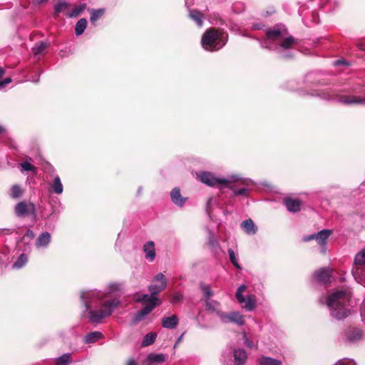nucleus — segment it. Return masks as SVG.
<instances>
[{
    "mask_svg": "<svg viewBox=\"0 0 365 365\" xmlns=\"http://www.w3.org/2000/svg\"><path fill=\"white\" fill-rule=\"evenodd\" d=\"M121 291V284L110 282L107 284L104 292L98 290H86L81 293V299L84 309L82 315L87 317L91 323L99 324L103 319L110 316L118 307L120 301L118 298L103 301L104 298L111 294Z\"/></svg>",
    "mask_w": 365,
    "mask_h": 365,
    "instance_id": "nucleus-1",
    "label": "nucleus"
},
{
    "mask_svg": "<svg viewBox=\"0 0 365 365\" xmlns=\"http://www.w3.org/2000/svg\"><path fill=\"white\" fill-rule=\"evenodd\" d=\"M288 31L284 25H277L266 31V37L259 41L262 48L282 53V50L290 48L296 40L287 36Z\"/></svg>",
    "mask_w": 365,
    "mask_h": 365,
    "instance_id": "nucleus-2",
    "label": "nucleus"
},
{
    "mask_svg": "<svg viewBox=\"0 0 365 365\" xmlns=\"http://www.w3.org/2000/svg\"><path fill=\"white\" fill-rule=\"evenodd\" d=\"M351 297V290L348 287L336 289L328 296L326 304L333 318L341 320L350 314L349 305Z\"/></svg>",
    "mask_w": 365,
    "mask_h": 365,
    "instance_id": "nucleus-3",
    "label": "nucleus"
},
{
    "mask_svg": "<svg viewBox=\"0 0 365 365\" xmlns=\"http://www.w3.org/2000/svg\"><path fill=\"white\" fill-rule=\"evenodd\" d=\"M227 36V34L222 29H209L202 36V46L207 51H218L226 44Z\"/></svg>",
    "mask_w": 365,
    "mask_h": 365,
    "instance_id": "nucleus-4",
    "label": "nucleus"
},
{
    "mask_svg": "<svg viewBox=\"0 0 365 365\" xmlns=\"http://www.w3.org/2000/svg\"><path fill=\"white\" fill-rule=\"evenodd\" d=\"M226 182L224 188H229L232 191V197H248L254 182L250 178H245L240 175H231L225 178Z\"/></svg>",
    "mask_w": 365,
    "mask_h": 365,
    "instance_id": "nucleus-5",
    "label": "nucleus"
},
{
    "mask_svg": "<svg viewBox=\"0 0 365 365\" xmlns=\"http://www.w3.org/2000/svg\"><path fill=\"white\" fill-rule=\"evenodd\" d=\"M351 272L355 279L365 286V248L355 256Z\"/></svg>",
    "mask_w": 365,
    "mask_h": 365,
    "instance_id": "nucleus-6",
    "label": "nucleus"
},
{
    "mask_svg": "<svg viewBox=\"0 0 365 365\" xmlns=\"http://www.w3.org/2000/svg\"><path fill=\"white\" fill-rule=\"evenodd\" d=\"M317 96H320L324 100H337L341 103L345 105L352 104H365V98H359L357 96H336L329 91H324L321 93H317Z\"/></svg>",
    "mask_w": 365,
    "mask_h": 365,
    "instance_id": "nucleus-7",
    "label": "nucleus"
},
{
    "mask_svg": "<svg viewBox=\"0 0 365 365\" xmlns=\"http://www.w3.org/2000/svg\"><path fill=\"white\" fill-rule=\"evenodd\" d=\"M14 213L19 217L31 216L34 219H36L37 215L35 205L26 200L21 201L15 205Z\"/></svg>",
    "mask_w": 365,
    "mask_h": 365,
    "instance_id": "nucleus-8",
    "label": "nucleus"
},
{
    "mask_svg": "<svg viewBox=\"0 0 365 365\" xmlns=\"http://www.w3.org/2000/svg\"><path fill=\"white\" fill-rule=\"evenodd\" d=\"M197 178L204 184L210 187H217L220 189L224 188L226 182L225 178H219L210 172H200L197 173Z\"/></svg>",
    "mask_w": 365,
    "mask_h": 365,
    "instance_id": "nucleus-9",
    "label": "nucleus"
},
{
    "mask_svg": "<svg viewBox=\"0 0 365 365\" xmlns=\"http://www.w3.org/2000/svg\"><path fill=\"white\" fill-rule=\"evenodd\" d=\"M220 320L224 324L233 323L237 326H243L245 324V316L236 311L230 312H224Z\"/></svg>",
    "mask_w": 365,
    "mask_h": 365,
    "instance_id": "nucleus-10",
    "label": "nucleus"
},
{
    "mask_svg": "<svg viewBox=\"0 0 365 365\" xmlns=\"http://www.w3.org/2000/svg\"><path fill=\"white\" fill-rule=\"evenodd\" d=\"M167 286V282L165 275L163 273H158L154 277L153 284L148 287L149 292L157 297V295L164 290Z\"/></svg>",
    "mask_w": 365,
    "mask_h": 365,
    "instance_id": "nucleus-11",
    "label": "nucleus"
},
{
    "mask_svg": "<svg viewBox=\"0 0 365 365\" xmlns=\"http://www.w3.org/2000/svg\"><path fill=\"white\" fill-rule=\"evenodd\" d=\"M332 234V230L324 229L317 232V242L321 247V252L325 253L327 252V240Z\"/></svg>",
    "mask_w": 365,
    "mask_h": 365,
    "instance_id": "nucleus-12",
    "label": "nucleus"
},
{
    "mask_svg": "<svg viewBox=\"0 0 365 365\" xmlns=\"http://www.w3.org/2000/svg\"><path fill=\"white\" fill-rule=\"evenodd\" d=\"M204 304L206 310L215 314L219 317V319H220L224 312L221 309V304L220 302L215 299H207Z\"/></svg>",
    "mask_w": 365,
    "mask_h": 365,
    "instance_id": "nucleus-13",
    "label": "nucleus"
},
{
    "mask_svg": "<svg viewBox=\"0 0 365 365\" xmlns=\"http://www.w3.org/2000/svg\"><path fill=\"white\" fill-rule=\"evenodd\" d=\"M135 300L145 303V305H153L154 308L161 304V301L154 295L147 294H138Z\"/></svg>",
    "mask_w": 365,
    "mask_h": 365,
    "instance_id": "nucleus-14",
    "label": "nucleus"
},
{
    "mask_svg": "<svg viewBox=\"0 0 365 365\" xmlns=\"http://www.w3.org/2000/svg\"><path fill=\"white\" fill-rule=\"evenodd\" d=\"M51 241V234L48 232H43L36 238L35 246L38 250H45L48 247Z\"/></svg>",
    "mask_w": 365,
    "mask_h": 365,
    "instance_id": "nucleus-15",
    "label": "nucleus"
},
{
    "mask_svg": "<svg viewBox=\"0 0 365 365\" xmlns=\"http://www.w3.org/2000/svg\"><path fill=\"white\" fill-rule=\"evenodd\" d=\"M143 250L145 253V258L150 262H153L156 257L154 242L148 241L145 243Z\"/></svg>",
    "mask_w": 365,
    "mask_h": 365,
    "instance_id": "nucleus-16",
    "label": "nucleus"
},
{
    "mask_svg": "<svg viewBox=\"0 0 365 365\" xmlns=\"http://www.w3.org/2000/svg\"><path fill=\"white\" fill-rule=\"evenodd\" d=\"M153 309V305H145L141 310L134 314L131 321L132 324H136L143 320L145 316L149 314Z\"/></svg>",
    "mask_w": 365,
    "mask_h": 365,
    "instance_id": "nucleus-17",
    "label": "nucleus"
},
{
    "mask_svg": "<svg viewBox=\"0 0 365 365\" xmlns=\"http://www.w3.org/2000/svg\"><path fill=\"white\" fill-rule=\"evenodd\" d=\"M48 192L50 193H55L61 195L63 191V186L61 182V178L58 175H56L52 182H49Z\"/></svg>",
    "mask_w": 365,
    "mask_h": 365,
    "instance_id": "nucleus-18",
    "label": "nucleus"
},
{
    "mask_svg": "<svg viewBox=\"0 0 365 365\" xmlns=\"http://www.w3.org/2000/svg\"><path fill=\"white\" fill-rule=\"evenodd\" d=\"M233 356L235 365H245L247 359V354L244 349H235Z\"/></svg>",
    "mask_w": 365,
    "mask_h": 365,
    "instance_id": "nucleus-19",
    "label": "nucleus"
},
{
    "mask_svg": "<svg viewBox=\"0 0 365 365\" xmlns=\"http://www.w3.org/2000/svg\"><path fill=\"white\" fill-rule=\"evenodd\" d=\"M170 198L172 202L178 207H182L186 200V197H183L180 193V190L178 187H175L170 192Z\"/></svg>",
    "mask_w": 365,
    "mask_h": 365,
    "instance_id": "nucleus-20",
    "label": "nucleus"
},
{
    "mask_svg": "<svg viewBox=\"0 0 365 365\" xmlns=\"http://www.w3.org/2000/svg\"><path fill=\"white\" fill-rule=\"evenodd\" d=\"M243 230L249 235H254L257 232V227L252 219H247L242 222L240 225Z\"/></svg>",
    "mask_w": 365,
    "mask_h": 365,
    "instance_id": "nucleus-21",
    "label": "nucleus"
},
{
    "mask_svg": "<svg viewBox=\"0 0 365 365\" xmlns=\"http://www.w3.org/2000/svg\"><path fill=\"white\" fill-rule=\"evenodd\" d=\"M179 322L178 317L173 314L170 317H165L162 319V326L164 328L173 329H175Z\"/></svg>",
    "mask_w": 365,
    "mask_h": 365,
    "instance_id": "nucleus-22",
    "label": "nucleus"
},
{
    "mask_svg": "<svg viewBox=\"0 0 365 365\" xmlns=\"http://www.w3.org/2000/svg\"><path fill=\"white\" fill-rule=\"evenodd\" d=\"M284 204L289 212H296L300 210L302 202L298 199L285 198Z\"/></svg>",
    "mask_w": 365,
    "mask_h": 365,
    "instance_id": "nucleus-23",
    "label": "nucleus"
},
{
    "mask_svg": "<svg viewBox=\"0 0 365 365\" xmlns=\"http://www.w3.org/2000/svg\"><path fill=\"white\" fill-rule=\"evenodd\" d=\"M166 360V356L163 354H153L151 353L148 355L145 363L147 365H151L153 364L163 363Z\"/></svg>",
    "mask_w": 365,
    "mask_h": 365,
    "instance_id": "nucleus-24",
    "label": "nucleus"
},
{
    "mask_svg": "<svg viewBox=\"0 0 365 365\" xmlns=\"http://www.w3.org/2000/svg\"><path fill=\"white\" fill-rule=\"evenodd\" d=\"M103 338V334L101 331H92L86 334L83 341L86 344H93Z\"/></svg>",
    "mask_w": 365,
    "mask_h": 365,
    "instance_id": "nucleus-25",
    "label": "nucleus"
},
{
    "mask_svg": "<svg viewBox=\"0 0 365 365\" xmlns=\"http://www.w3.org/2000/svg\"><path fill=\"white\" fill-rule=\"evenodd\" d=\"M259 365H282V361L270 356H262L257 359Z\"/></svg>",
    "mask_w": 365,
    "mask_h": 365,
    "instance_id": "nucleus-26",
    "label": "nucleus"
},
{
    "mask_svg": "<svg viewBox=\"0 0 365 365\" xmlns=\"http://www.w3.org/2000/svg\"><path fill=\"white\" fill-rule=\"evenodd\" d=\"M330 277V271L327 268H322L314 273V277L320 282H326Z\"/></svg>",
    "mask_w": 365,
    "mask_h": 365,
    "instance_id": "nucleus-27",
    "label": "nucleus"
},
{
    "mask_svg": "<svg viewBox=\"0 0 365 365\" xmlns=\"http://www.w3.org/2000/svg\"><path fill=\"white\" fill-rule=\"evenodd\" d=\"M242 307L248 312L253 311L256 307V299L255 295H248L245 297V302L242 304Z\"/></svg>",
    "mask_w": 365,
    "mask_h": 365,
    "instance_id": "nucleus-28",
    "label": "nucleus"
},
{
    "mask_svg": "<svg viewBox=\"0 0 365 365\" xmlns=\"http://www.w3.org/2000/svg\"><path fill=\"white\" fill-rule=\"evenodd\" d=\"M362 337V332L359 329L350 330L346 334V339L351 343L359 341Z\"/></svg>",
    "mask_w": 365,
    "mask_h": 365,
    "instance_id": "nucleus-29",
    "label": "nucleus"
},
{
    "mask_svg": "<svg viewBox=\"0 0 365 365\" xmlns=\"http://www.w3.org/2000/svg\"><path fill=\"white\" fill-rule=\"evenodd\" d=\"M200 287L203 293V297L202 300L205 302L207 299H211L210 298L214 295V292L211 289V287L209 284H201Z\"/></svg>",
    "mask_w": 365,
    "mask_h": 365,
    "instance_id": "nucleus-30",
    "label": "nucleus"
},
{
    "mask_svg": "<svg viewBox=\"0 0 365 365\" xmlns=\"http://www.w3.org/2000/svg\"><path fill=\"white\" fill-rule=\"evenodd\" d=\"M71 354L66 353L55 359L56 365H69L71 364Z\"/></svg>",
    "mask_w": 365,
    "mask_h": 365,
    "instance_id": "nucleus-31",
    "label": "nucleus"
},
{
    "mask_svg": "<svg viewBox=\"0 0 365 365\" xmlns=\"http://www.w3.org/2000/svg\"><path fill=\"white\" fill-rule=\"evenodd\" d=\"M157 338V334L155 332H150L147 334L141 343V346L143 347L148 346L153 344Z\"/></svg>",
    "mask_w": 365,
    "mask_h": 365,
    "instance_id": "nucleus-32",
    "label": "nucleus"
},
{
    "mask_svg": "<svg viewBox=\"0 0 365 365\" xmlns=\"http://www.w3.org/2000/svg\"><path fill=\"white\" fill-rule=\"evenodd\" d=\"M90 14H91V18L90 20L91 23L94 24L97 20H98L105 13L104 9H88Z\"/></svg>",
    "mask_w": 365,
    "mask_h": 365,
    "instance_id": "nucleus-33",
    "label": "nucleus"
},
{
    "mask_svg": "<svg viewBox=\"0 0 365 365\" xmlns=\"http://www.w3.org/2000/svg\"><path fill=\"white\" fill-rule=\"evenodd\" d=\"M87 20L84 18L81 19L76 24L75 33L77 36L81 35L87 26Z\"/></svg>",
    "mask_w": 365,
    "mask_h": 365,
    "instance_id": "nucleus-34",
    "label": "nucleus"
},
{
    "mask_svg": "<svg viewBox=\"0 0 365 365\" xmlns=\"http://www.w3.org/2000/svg\"><path fill=\"white\" fill-rule=\"evenodd\" d=\"M48 46V43L44 41H41L37 43L33 48L32 52L34 56H38L46 50V48Z\"/></svg>",
    "mask_w": 365,
    "mask_h": 365,
    "instance_id": "nucleus-35",
    "label": "nucleus"
},
{
    "mask_svg": "<svg viewBox=\"0 0 365 365\" xmlns=\"http://www.w3.org/2000/svg\"><path fill=\"white\" fill-rule=\"evenodd\" d=\"M189 16L195 21L198 26H202L203 15L200 11L191 10L189 13Z\"/></svg>",
    "mask_w": 365,
    "mask_h": 365,
    "instance_id": "nucleus-36",
    "label": "nucleus"
},
{
    "mask_svg": "<svg viewBox=\"0 0 365 365\" xmlns=\"http://www.w3.org/2000/svg\"><path fill=\"white\" fill-rule=\"evenodd\" d=\"M208 246L210 248L215 252H217L220 249V245L217 240L215 238L214 234L209 231V237L207 242Z\"/></svg>",
    "mask_w": 365,
    "mask_h": 365,
    "instance_id": "nucleus-37",
    "label": "nucleus"
},
{
    "mask_svg": "<svg viewBox=\"0 0 365 365\" xmlns=\"http://www.w3.org/2000/svg\"><path fill=\"white\" fill-rule=\"evenodd\" d=\"M28 262V257L25 254H21L17 259V260L14 263L12 267L13 269H19L22 268Z\"/></svg>",
    "mask_w": 365,
    "mask_h": 365,
    "instance_id": "nucleus-38",
    "label": "nucleus"
},
{
    "mask_svg": "<svg viewBox=\"0 0 365 365\" xmlns=\"http://www.w3.org/2000/svg\"><path fill=\"white\" fill-rule=\"evenodd\" d=\"M86 4H82L80 6L75 7L71 11L68 12L66 14V16L68 18L76 17L78 15H80L86 9Z\"/></svg>",
    "mask_w": 365,
    "mask_h": 365,
    "instance_id": "nucleus-39",
    "label": "nucleus"
},
{
    "mask_svg": "<svg viewBox=\"0 0 365 365\" xmlns=\"http://www.w3.org/2000/svg\"><path fill=\"white\" fill-rule=\"evenodd\" d=\"M24 191L22 188L18 185H14L10 189V196L12 198L17 199L22 196Z\"/></svg>",
    "mask_w": 365,
    "mask_h": 365,
    "instance_id": "nucleus-40",
    "label": "nucleus"
},
{
    "mask_svg": "<svg viewBox=\"0 0 365 365\" xmlns=\"http://www.w3.org/2000/svg\"><path fill=\"white\" fill-rule=\"evenodd\" d=\"M246 289L247 287L245 284H242L237 288V290L236 292V299L237 302L241 304H243L244 302H245V297L243 295V292H245Z\"/></svg>",
    "mask_w": 365,
    "mask_h": 365,
    "instance_id": "nucleus-41",
    "label": "nucleus"
},
{
    "mask_svg": "<svg viewBox=\"0 0 365 365\" xmlns=\"http://www.w3.org/2000/svg\"><path fill=\"white\" fill-rule=\"evenodd\" d=\"M246 289L247 287L245 284H242L237 288V290L236 292V299L237 302L241 304H243L244 302H245V297L243 295V292H245Z\"/></svg>",
    "mask_w": 365,
    "mask_h": 365,
    "instance_id": "nucleus-42",
    "label": "nucleus"
},
{
    "mask_svg": "<svg viewBox=\"0 0 365 365\" xmlns=\"http://www.w3.org/2000/svg\"><path fill=\"white\" fill-rule=\"evenodd\" d=\"M69 6H70V4L68 2H66V1H63V0L59 1L54 6L55 14H58L66 10L69 7Z\"/></svg>",
    "mask_w": 365,
    "mask_h": 365,
    "instance_id": "nucleus-43",
    "label": "nucleus"
},
{
    "mask_svg": "<svg viewBox=\"0 0 365 365\" xmlns=\"http://www.w3.org/2000/svg\"><path fill=\"white\" fill-rule=\"evenodd\" d=\"M21 170L23 171H31L34 173H36L37 168L33 165L29 161H24L20 164Z\"/></svg>",
    "mask_w": 365,
    "mask_h": 365,
    "instance_id": "nucleus-44",
    "label": "nucleus"
},
{
    "mask_svg": "<svg viewBox=\"0 0 365 365\" xmlns=\"http://www.w3.org/2000/svg\"><path fill=\"white\" fill-rule=\"evenodd\" d=\"M228 254H229L230 260L232 262V264L237 269H241L242 267H241L240 264H239V262H238V261L237 259V257H236V255H235L234 250L232 249H229L228 250Z\"/></svg>",
    "mask_w": 365,
    "mask_h": 365,
    "instance_id": "nucleus-45",
    "label": "nucleus"
},
{
    "mask_svg": "<svg viewBox=\"0 0 365 365\" xmlns=\"http://www.w3.org/2000/svg\"><path fill=\"white\" fill-rule=\"evenodd\" d=\"M242 335H243V340H244V343L245 344L249 347L250 349H252V348H255L257 347V345L251 340H250L247 335H246V333L245 332H243L242 333Z\"/></svg>",
    "mask_w": 365,
    "mask_h": 365,
    "instance_id": "nucleus-46",
    "label": "nucleus"
},
{
    "mask_svg": "<svg viewBox=\"0 0 365 365\" xmlns=\"http://www.w3.org/2000/svg\"><path fill=\"white\" fill-rule=\"evenodd\" d=\"M334 365H356L352 359H344L339 360Z\"/></svg>",
    "mask_w": 365,
    "mask_h": 365,
    "instance_id": "nucleus-47",
    "label": "nucleus"
},
{
    "mask_svg": "<svg viewBox=\"0 0 365 365\" xmlns=\"http://www.w3.org/2000/svg\"><path fill=\"white\" fill-rule=\"evenodd\" d=\"M183 299V295L180 292H175L173 294L172 299H171V303L175 304L177 302H179L182 301Z\"/></svg>",
    "mask_w": 365,
    "mask_h": 365,
    "instance_id": "nucleus-48",
    "label": "nucleus"
},
{
    "mask_svg": "<svg viewBox=\"0 0 365 365\" xmlns=\"http://www.w3.org/2000/svg\"><path fill=\"white\" fill-rule=\"evenodd\" d=\"M317 233H314V234H312V235H307V236H304L303 237V241L304 242H309V241H311V240H317Z\"/></svg>",
    "mask_w": 365,
    "mask_h": 365,
    "instance_id": "nucleus-49",
    "label": "nucleus"
},
{
    "mask_svg": "<svg viewBox=\"0 0 365 365\" xmlns=\"http://www.w3.org/2000/svg\"><path fill=\"white\" fill-rule=\"evenodd\" d=\"M11 82V78H6L3 81H0V89L3 88L5 86L10 83Z\"/></svg>",
    "mask_w": 365,
    "mask_h": 365,
    "instance_id": "nucleus-50",
    "label": "nucleus"
},
{
    "mask_svg": "<svg viewBox=\"0 0 365 365\" xmlns=\"http://www.w3.org/2000/svg\"><path fill=\"white\" fill-rule=\"evenodd\" d=\"M29 237V238L32 239V238H34V232H33V230H31L29 229V230L26 231V234H25V235H24V237Z\"/></svg>",
    "mask_w": 365,
    "mask_h": 365,
    "instance_id": "nucleus-51",
    "label": "nucleus"
},
{
    "mask_svg": "<svg viewBox=\"0 0 365 365\" xmlns=\"http://www.w3.org/2000/svg\"><path fill=\"white\" fill-rule=\"evenodd\" d=\"M49 0H32V3L34 5H41L48 2Z\"/></svg>",
    "mask_w": 365,
    "mask_h": 365,
    "instance_id": "nucleus-52",
    "label": "nucleus"
},
{
    "mask_svg": "<svg viewBox=\"0 0 365 365\" xmlns=\"http://www.w3.org/2000/svg\"><path fill=\"white\" fill-rule=\"evenodd\" d=\"M334 64L336 66H339V65H344V64H347L346 62L345 61H343V60H338V61H336L334 62Z\"/></svg>",
    "mask_w": 365,
    "mask_h": 365,
    "instance_id": "nucleus-53",
    "label": "nucleus"
},
{
    "mask_svg": "<svg viewBox=\"0 0 365 365\" xmlns=\"http://www.w3.org/2000/svg\"><path fill=\"white\" fill-rule=\"evenodd\" d=\"M126 365H138L137 362L133 359H128Z\"/></svg>",
    "mask_w": 365,
    "mask_h": 365,
    "instance_id": "nucleus-54",
    "label": "nucleus"
},
{
    "mask_svg": "<svg viewBox=\"0 0 365 365\" xmlns=\"http://www.w3.org/2000/svg\"><path fill=\"white\" fill-rule=\"evenodd\" d=\"M253 27H254L255 29H262L263 25L260 24H255V25L253 26Z\"/></svg>",
    "mask_w": 365,
    "mask_h": 365,
    "instance_id": "nucleus-55",
    "label": "nucleus"
},
{
    "mask_svg": "<svg viewBox=\"0 0 365 365\" xmlns=\"http://www.w3.org/2000/svg\"><path fill=\"white\" fill-rule=\"evenodd\" d=\"M5 131V128L3 125H0V134Z\"/></svg>",
    "mask_w": 365,
    "mask_h": 365,
    "instance_id": "nucleus-56",
    "label": "nucleus"
},
{
    "mask_svg": "<svg viewBox=\"0 0 365 365\" xmlns=\"http://www.w3.org/2000/svg\"><path fill=\"white\" fill-rule=\"evenodd\" d=\"M4 74V69L0 68V78Z\"/></svg>",
    "mask_w": 365,
    "mask_h": 365,
    "instance_id": "nucleus-57",
    "label": "nucleus"
},
{
    "mask_svg": "<svg viewBox=\"0 0 365 365\" xmlns=\"http://www.w3.org/2000/svg\"><path fill=\"white\" fill-rule=\"evenodd\" d=\"M31 81H34V82H38V78H37V79H32Z\"/></svg>",
    "mask_w": 365,
    "mask_h": 365,
    "instance_id": "nucleus-58",
    "label": "nucleus"
},
{
    "mask_svg": "<svg viewBox=\"0 0 365 365\" xmlns=\"http://www.w3.org/2000/svg\"><path fill=\"white\" fill-rule=\"evenodd\" d=\"M210 202H211V199L208 201V205H210Z\"/></svg>",
    "mask_w": 365,
    "mask_h": 365,
    "instance_id": "nucleus-59",
    "label": "nucleus"
},
{
    "mask_svg": "<svg viewBox=\"0 0 365 365\" xmlns=\"http://www.w3.org/2000/svg\"><path fill=\"white\" fill-rule=\"evenodd\" d=\"M361 49H362V50H365V48H362V47H361Z\"/></svg>",
    "mask_w": 365,
    "mask_h": 365,
    "instance_id": "nucleus-60",
    "label": "nucleus"
},
{
    "mask_svg": "<svg viewBox=\"0 0 365 365\" xmlns=\"http://www.w3.org/2000/svg\"><path fill=\"white\" fill-rule=\"evenodd\" d=\"M185 4H187V0H185Z\"/></svg>",
    "mask_w": 365,
    "mask_h": 365,
    "instance_id": "nucleus-61",
    "label": "nucleus"
}]
</instances>
